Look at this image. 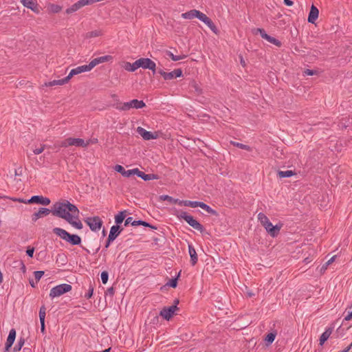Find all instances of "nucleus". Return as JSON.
I'll use <instances>...</instances> for the list:
<instances>
[{
	"label": "nucleus",
	"instance_id": "obj_2",
	"mask_svg": "<svg viewBox=\"0 0 352 352\" xmlns=\"http://www.w3.org/2000/svg\"><path fill=\"white\" fill-rule=\"evenodd\" d=\"M177 217L185 220L190 226L200 232L204 231V227L186 212L181 211L177 214Z\"/></svg>",
	"mask_w": 352,
	"mask_h": 352
},
{
	"label": "nucleus",
	"instance_id": "obj_11",
	"mask_svg": "<svg viewBox=\"0 0 352 352\" xmlns=\"http://www.w3.org/2000/svg\"><path fill=\"white\" fill-rule=\"evenodd\" d=\"M283 224L281 223L273 226L270 221L265 225V226H264V228L271 236L275 237L278 234Z\"/></svg>",
	"mask_w": 352,
	"mask_h": 352
},
{
	"label": "nucleus",
	"instance_id": "obj_34",
	"mask_svg": "<svg viewBox=\"0 0 352 352\" xmlns=\"http://www.w3.org/2000/svg\"><path fill=\"white\" fill-rule=\"evenodd\" d=\"M126 211H121L118 214L115 216V222L116 225L120 224L123 222L125 217H126Z\"/></svg>",
	"mask_w": 352,
	"mask_h": 352
},
{
	"label": "nucleus",
	"instance_id": "obj_4",
	"mask_svg": "<svg viewBox=\"0 0 352 352\" xmlns=\"http://www.w3.org/2000/svg\"><path fill=\"white\" fill-rule=\"evenodd\" d=\"M18 201L20 203L37 204L43 206H48L51 203V201L48 197H43L41 195H34L30 199L28 200L19 199Z\"/></svg>",
	"mask_w": 352,
	"mask_h": 352
},
{
	"label": "nucleus",
	"instance_id": "obj_50",
	"mask_svg": "<svg viewBox=\"0 0 352 352\" xmlns=\"http://www.w3.org/2000/svg\"><path fill=\"white\" fill-rule=\"evenodd\" d=\"M34 248H32V247H30V246H28V248H27V250H26V254L27 255L29 256V257H33V255H34Z\"/></svg>",
	"mask_w": 352,
	"mask_h": 352
},
{
	"label": "nucleus",
	"instance_id": "obj_58",
	"mask_svg": "<svg viewBox=\"0 0 352 352\" xmlns=\"http://www.w3.org/2000/svg\"><path fill=\"white\" fill-rule=\"evenodd\" d=\"M40 322H41V331L43 334H45V320L40 321Z\"/></svg>",
	"mask_w": 352,
	"mask_h": 352
},
{
	"label": "nucleus",
	"instance_id": "obj_53",
	"mask_svg": "<svg viewBox=\"0 0 352 352\" xmlns=\"http://www.w3.org/2000/svg\"><path fill=\"white\" fill-rule=\"evenodd\" d=\"M93 292H94V288L92 287H90L88 290V292L85 295V297L87 299H89L92 296Z\"/></svg>",
	"mask_w": 352,
	"mask_h": 352
},
{
	"label": "nucleus",
	"instance_id": "obj_38",
	"mask_svg": "<svg viewBox=\"0 0 352 352\" xmlns=\"http://www.w3.org/2000/svg\"><path fill=\"white\" fill-rule=\"evenodd\" d=\"M276 336V332H272V333H268L265 338V341L266 342V345L268 346V345L271 344L274 341Z\"/></svg>",
	"mask_w": 352,
	"mask_h": 352
},
{
	"label": "nucleus",
	"instance_id": "obj_36",
	"mask_svg": "<svg viewBox=\"0 0 352 352\" xmlns=\"http://www.w3.org/2000/svg\"><path fill=\"white\" fill-rule=\"evenodd\" d=\"M258 220L263 227L270 222L268 217L263 212L258 214Z\"/></svg>",
	"mask_w": 352,
	"mask_h": 352
},
{
	"label": "nucleus",
	"instance_id": "obj_16",
	"mask_svg": "<svg viewBox=\"0 0 352 352\" xmlns=\"http://www.w3.org/2000/svg\"><path fill=\"white\" fill-rule=\"evenodd\" d=\"M21 3L23 4L24 7H26L35 13H39L40 7L36 1V0H21Z\"/></svg>",
	"mask_w": 352,
	"mask_h": 352
},
{
	"label": "nucleus",
	"instance_id": "obj_59",
	"mask_svg": "<svg viewBox=\"0 0 352 352\" xmlns=\"http://www.w3.org/2000/svg\"><path fill=\"white\" fill-rule=\"evenodd\" d=\"M302 48H305L304 45H295V51L297 52H300L301 51L304 52L303 50H302Z\"/></svg>",
	"mask_w": 352,
	"mask_h": 352
},
{
	"label": "nucleus",
	"instance_id": "obj_17",
	"mask_svg": "<svg viewBox=\"0 0 352 352\" xmlns=\"http://www.w3.org/2000/svg\"><path fill=\"white\" fill-rule=\"evenodd\" d=\"M89 71H91L89 65H84L72 69L67 75V81L75 75Z\"/></svg>",
	"mask_w": 352,
	"mask_h": 352
},
{
	"label": "nucleus",
	"instance_id": "obj_30",
	"mask_svg": "<svg viewBox=\"0 0 352 352\" xmlns=\"http://www.w3.org/2000/svg\"><path fill=\"white\" fill-rule=\"evenodd\" d=\"M166 54L170 57V58L174 60V61H177V60H182V59H184L185 58L186 56H187V54H184V53H181V54H179L177 55H175L173 52H171L170 51H168L166 52Z\"/></svg>",
	"mask_w": 352,
	"mask_h": 352
},
{
	"label": "nucleus",
	"instance_id": "obj_56",
	"mask_svg": "<svg viewBox=\"0 0 352 352\" xmlns=\"http://www.w3.org/2000/svg\"><path fill=\"white\" fill-rule=\"evenodd\" d=\"M16 263L19 264V266L21 267V270H22V272L25 273L26 272V267L23 262L22 261H16Z\"/></svg>",
	"mask_w": 352,
	"mask_h": 352
},
{
	"label": "nucleus",
	"instance_id": "obj_39",
	"mask_svg": "<svg viewBox=\"0 0 352 352\" xmlns=\"http://www.w3.org/2000/svg\"><path fill=\"white\" fill-rule=\"evenodd\" d=\"M331 331L329 330H326L320 337V344L322 345L329 338Z\"/></svg>",
	"mask_w": 352,
	"mask_h": 352
},
{
	"label": "nucleus",
	"instance_id": "obj_7",
	"mask_svg": "<svg viewBox=\"0 0 352 352\" xmlns=\"http://www.w3.org/2000/svg\"><path fill=\"white\" fill-rule=\"evenodd\" d=\"M138 67L144 69H150L153 73L155 72L156 64L154 61L148 58H140L137 60Z\"/></svg>",
	"mask_w": 352,
	"mask_h": 352
},
{
	"label": "nucleus",
	"instance_id": "obj_12",
	"mask_svg": "<svg viewBox=\"0 0 352 352\" xmlns=\"http://www.w3.org/2000/svg\"><path fill=\"white\" fill-rule=\"evenodd\" d=\"M90 143V140L85 142L81 138H67V146H76L79 147H87Z\"/></svg>",
	"mask_w": 352,
	"mask_h": 352
},
{
	"label": "nucleus",
	"instance_id": "obj_5",
	"mask_svg": "<svg viewBox=\"0 0 352 352\" xmlns=\"http://www.w3.org/2000/svg\"><path fill=\"white\" fill-rule=\"evenodd\" d=\"M178 303H179V300L178 299L175 300L174 305H173L168 307H164L160 311V315L165 320H169L173 317L175 312L179 309V308L177 307Z\"/></svg>",
	"mask_w": 352,
	"mask_h": 352
},
{
	"label": "nucleus",
	"instance_id": "obj_48",
	"mask_svg": "<svg viewBox=\"0 0 352 352\" xmlns=\"http://www.w3.org/2000/svg\"><path fill=\"white\" fill-rule=\"evenodd\" d=\"M166 285L170 286L171 287L175 288L177 285V278L170 279L167 283Z\"/></svg>",
	"mask_w": 352,
	"mask_h": 352
},
{
	"label": "nucleus",
	"instance_id": "obj_45",
	"mask_svg": "<svg viewBox=\"0 0 352 352\" xmlns=\"http://www.w3.org/2000/svg\"><path fill=\"white\" fill-rule=\"evenodd\" d=\"M34 278L36 280V283H37L40 280V279L41 278L43 275L44 274V272L43 271H35L34 272Z\"/></svg>",
	"mask_w": 352,
	"mask_h": 352
},
{
	"label": "nucleus",
	"instance_id": "obj_25",
	"mask_svg": "<svg viewBox=\"0 0 352 352\" xmlns=\"http://www.w3.org/2000/svg\"><path fill=\"white\" fill-rule=\"evenodd\" d=\"M188 252L190 256L191 264L195 265L197 263L198 258L195 249L192 245H188Z\"/></svg>",
	"mask_w": 352,
	"mask_h": 352
},
{
	"label": "nucleus",
	"instance_id": "obj_37",
	"mask_svg": "<svg viewBox=\"0 0 352 352\" xmlns=\"http://www.w3.org/2000/svg\"><path fill=\"white\" fill-rule=\"evenodd\" d=\"M161 199L164 201H168L171 204H178L179 206V202H182V200L178 199H174L173 197L168 195H162L161 197Z\"/></svg>",
	"mask_w": 352,
	"mask_h": 352
},
{
	"label": "nucleus",
	"instance_id": "obj_28",
	"mask_svg": "<svg viewBox=\"0 0 352 352\" xmlns=\"http://www.w3.org/2000/svg\"><path fill=\"white\" fill-rule=\"evenodd\" d=\"M66 83V77L63 78L60 80H54L52 81L46 82L44 85L46 87H52L54 85H62Z\"/></svg>",
	"mask_w": 352,
	"mask_h": 352
},
{
	"label": "nucleus",
	"instance_id": "obj_61",
	"mask_svg": "<svg viewBox=\"0 0 352 352\" xmlns=\"http://www.w3.org/2000/svg\"><path fill=\"white\" fill-rule=\"evenodd\" d=\"M283 2L287 6H292L294 5V2L292 0H283Z\"/></svg>",
	"mask_w": 352,
	"mask_h": 352
},
{
	"label": "nucleus",
	"instance_id": "obj_55",
	"mask_svg": "<svg viewBox=\"0 0 352 352\" xmlns=\"http://www.w3.org/2000/svg\"><path fill=\"white\" fill-rule=\"evenodd\" d=\"M45 146H41L40 148L34 149L33 152L35 155H38L44 151Z\"/></svg>",
	"mask_w": 352,
	"mask_h": 352
},
{
	"label": "nucleus",
	"instance_id": "obj_24",
	"mask_svg": "<svg viewBox=\"0 0 352 352\" xmlns=\"http://www.w3.org/2000/svg\"><path fill=\"white\" fill-rule=\"evenodd\" d=\"M164 80H171L175 78L180 77L182 76V71L181 69H177L170 72H166L164 74Z\"/></svg>",
	"mask_w": 352,
	"mask_h": 352
},
{
	"label": "nucleus",
	"instance_id": "obj_40",
	"mask_svg": "<svg viewBox=\"0 0 352 352\" xmlns=\"http://www.w3.org/2000/svg\"><path fill=\"white\" fill-rule=\"evenodd\" d=\"M131 225L133 226H144L145 227H149V228H151L152 229H156V227L155 226H151V224H149L148 223L146 222V221H142V220H139V221H133L132 223H131Z\"/></svg>",
	"mask_w": 352,
	"mask_h": 352
},
{
	"label": "nucleus",
	"instance_id": "obj_8",
	"mask_svg": "<svg viewBox=\"0 0 352 352\" xmlns=\"http://www.w3.org/2000/svg\"><path fill=\"white\" fill-rule=\"evenodd\" d=\"M85 221L94 232L99 230L102 225V221L99 217H87Z\"/></svg>",
	"mask_w": 352,
	"mask_h": 352
},
{
	"label": "nucleus",
	"instance_id": "obj_32",
	"mask_svg": "<svg viewBox=\"0 0 352 352\" xmlns=\"http://www.w3.org/2000/svg\"><path fill=\"white\" fill-rule=\"evenodd\" d=\"M199 201H188V200H182V202H179V206H189L191 208H196L199 206Z\"/></svg>",
	"mask_w": 352,
	"mask_h": 352
},
{
	"label": "nucleus",
	"instance_id": "obj_60",
	"mask_svg": "<svg viewBox=\"0 0 352 352\" xmlns=\"http://www.w3.org/2000/svg\"><path fill=\"white\" fill-rule=\"evenodd\" d=\"M133 220V218L132 217H128L126 220H125V222H124V226H127L129 224H131V223L133 221H132Z\"/></svg>",
	"mask_w": 352,
	"mask_h": 352
},
{
	"label": "nucleus",
	"instance_id": "obj_14",
	"mask_svg": "<svg viewBox=\"0 0 352 352\" xmlns=\"http://www.w3.org/2000/svg\"><path fill=\"white\" fill-rule=\"evenodd\" d=\"M112 59L113 58L110 55L102 56L94 58L88 65L89 66L90 69L91 70L96 65L102 63L111 61Z\"/></svg>",
	"mask_w": 352,
	"mask_h": 352
},
{
	"label": "nucleus",
	"instance_id": "obj_22",
	"mask_svg": "<svg viewBox=\"0 0 352 352\" xmlns=\"http://www.w3.org/2000/svg\"><path fill=\"white\" fill-rule=\"evenodd\" d=\"M123 229L120 228L118 225L113 226L109 232V241H114L117 236L120 234Z\"/></svg>",
	"mask_w": 352,
	"mask_h": 352
},
{
	"label": "nucleus",
	"instance_id": "obj_33",
	"mask_svg": "<svg viewBox=\"0 0 352 352\" xmlns=\"http://www.w3.org/2000/svg\"><path fill=\"white\" fill-rule=\"evenodd\" d=\"M52 232L54 234L60 236L61 239L66 240V230L60 228H54Z\"/></svg>",
	"mask_w": 352,
	"mask_h": 352
},
{
	"label": "nucleus",
	"instance_id": "obj_62",
	"mask_svg": "<svg viewBox=\"0 0 352 352\" xmlns=\"http://www.w3.org/2000/svg\"><path fill=\"white\" fill-rule=\"evenodd\" d=\"M107 293L109 294L110 295H113L114 294V289L113 287H109L107 289Z\"/></svg>",
	"mask_w": 352,
	"mask_h": 352
},
{
	"label": "nucleus",
	"instance_id": "obj_42",
	"mask_svg": "<svg viewBox=\"0 0 352 352\" xmlns=\"http://www.w3.org/2000/svg\"><path fill=\"white\" fill-rule=\"evenodd\" d=\"M197 19H199L200 21L206 23H210V18L206 16V14H204L203 12L199 11V13H197Z\"/></svg>",
	"mask_w": 352,
	"mask_h": 352
},
{
	"label": "nucleus",
	"instance_id": "obj_10",
	"mask_svg": "<svg viewBox=\"0 0 352 352\" xmlns=\"http://www.w3.org/2000/svg\"><path fill=\"white\" fill-rule=\"evenodd\" d=\"M137 132L145 140H154L158 138V134L157 132L152 133L151 131H147L141 126H138L137 128Z\"/></svg>",
	"mask_w": 352,
	"mask_h": 352
},
{
	"label": "nucleus",
	"instance_id": "obj_57",
	"mask_svg": "<svg viewBox=\"0 0 352 352\" xmlns=\"http://www.w3.org/2000/svg\"><path fill=\"white\" fill-rule=\"evenodd\" d=\"M64 256H65L64 254H58L57 259H56V263H60L62 265H63V263L62 262L64 261Z\"/></svg>",
	"mask_w": 352,
	"mask_h": 352
},
{
	"label": "nucleus",
	"instance_id": "obj_63",
	"mask_svg": "<svg viewBox=\"0 0 352 352\" xmlns=\"http://www.w3.org/2000/svg\"><path fill=\"white\" fill-rule=\"evenodd\" d=\"M352 318V311L349 312L348 314L345 316L344 320H350Z\"/></svg>",
	"mask_w": 352,
	"mask_h": 352
},
{
	"label": "nucleus",
	"instance_id": "obj_54",
	"mask_svg": "<svg viewBox=\"0 0 352 352\" xmlns=\"http://www.w3.org/2000/svg\"><path fill=\"white\" fill-rule=\"evenodd\" d=\"M336 256L331 257L326 263L322 266V269H327V266H329L331 263H332L335 261Z\"/></svg>",
	"mask_w": 352,
	"mask_h": 352
},
{
	"label": "nucleus",
	"instance_id": "obj_52",
	"mask_svg": "<svg viewBox=\"0 0 352 352\" xmlns=\"http://www.w3.org/2000/svg\"><path fill=\"white\" fill-rule=\"evenodd\" d=\"M191 87L195 89V91L198 94H201V89H199L198 85L195 82H192L190 85Z\"/></svg>",
	"mask_w": 352,
	"mask_h": 352
},
{
	"label": "nucleus",
	"instance_id": "obj_43",
	"mask_svg": "<svg viewBox=\"0 0 352 352\" xmlns=\"http://www.w3.org/2000/svg\"><path fill=\"white\" fill-rule=\"evenodd\" d=\"M230 143L234 145V146H236L238 148H240L241 149H244V150H246V151H252V148L248 146V145H246V144H241V143H239V142H230Z\"/></svg>",
	"mask_w": 352,
	"mask_h": 352
},
{
	"label": "nucleus",
	"instance_id": "obj_51",
	"mask_svg": "<svg viewBox=\"0 0 352 352\" xmlns=\"http://www.w3.org/2000/svg\"><path fill=\"white\" fill-rule=\"evenodd\" d=\"M206 25H207V26L211 30H212L214 32H216L217 30V27L216 25H214V23L212 21L211 19H210V23H206Z\"/></svg>",
	"mask_w": 352,
	"mask_h": 352
},
{
	"label": "nucleus",
	"instance_id": "obj_26",
	"mask_svg": "<svg viewBox=\"0 0 352 352\" xmlns=\"http://www.w3.org/2000/svg\"><path fill=\"white\" fill-rule=\"evenodd\" d=\"M115 170L125 177H129L132 175H134L133 171H131V170H126L121 165H116Z\"/></svg>",
	"mask_w": 352,
	"mask_h": 352
},
{
	"label": "nucleus",
	"instance_id": "obj_21",
	"mask_svg": "<svg viewBox=\"0 0 352 352\" xmlns=\"http://www.w3.org/2000/svg\"><path fill=\"white\" fill-rule=\"evenodd\" d=\"M318 9L315 6L312 5L308 16V22L311 23H314L318 17Z\"/></svg>",
	"mask_w": 352,
	"mask_h": 352
},
{
	"label": "nucleus",
	"instance_id": "obj_29",
	"mask_svg": "<svg viewBox=\"0 0 352 352\" xmlns=\"http://www.w3.org/2000/svg\"><path fill=\"white\" fill-rule=\"evenodd\" d=\"M123 67L126 71L131 72H135L137 69H138L137 60L133 63H131L129 62H125Z\"/></svg>",
	"mask_w": 352,
	"mask_h": 352
},
{
	"label": "nucleus",
	"instance_id": "obj_20",
	"mask_svg": "<svg viewBox=\"0 0 352 352\" xmlns=\"http://www.w3.org/2000/svg\"><path fill=\"white\" fill-rule=\"evenodd\" d=\"M89 5L88 0H79L78 2L75 3L74 5L72 6L69 8H67V14L72 13L74 12L77 11L82 7Z\"/></svg>",
	"mask_w": 352,
	"mask_h": 352
},
{
	"label": "nucleus",
	"instance_id": "obj_41",
	"mask_svg": "<svg viewBox=\"0 0 352 352\" xmlns=\"http://www.w3.org/2000/svg\"><path fill=\"white\" fill-rule=\"evenodd\" d=\"M24 344H25V339L23 338H20L17 344L14 346L12 351L13 352L19 351L21 349V348L23 346Z\"/></svg>",
	"mask_w": 352,
	"mask_h": 352
},
{
	"label": "nucleus",
	"instance_id": "obj_46",
	"mask_svg": "<svg viewBox=\"0 0 352 352\" xmlns=\"http://www.w3.org/2000/svg\"><path fill=\"white\" fill-rule=\"evenodd\" d=\"M109 274L107 271H103L101 273V280L103 284H106L108 281Z\"/></svg>",
	"mask_w": 352,
	"mask_h": 352
},
{
	"label": "nucleus",
	"instance_id": "obj_49",
	"mask_svg": "<svg viewBox=\"0 0 352 352\" xmlns=\"http://www.w3.org/2000/svg\"><path fill=\"white\" fill-rule=\"evenodd\" d=\"M318 74L316 70L307 69L303 72V76H313Z\"/></svg>",
	"mask_w": 352,
	"mask_h": 352
},
{
	"label": "nucleus",
	"instance_id": "obj_47",
	"mask_svg": "<svg viewBox=\"0 0 352 352\" xmlns=\"http://www.w3.org/2000/svg\"><path fill=\"white\" fill-rule=\"evenodd\" d=\"M102 34V32L100 30H94V31H91L90 32H88L87 34V36L88 37H96V36H98Z\"/></svg>",
	"mask_w": 352,
	"mask_h": 352
},
{
	"label": "nucleus",
	"instance_id": "obj_13",
	"mask_svg": "<svg viewBox=\"0 0 352 352\" xmlns=\"http://www.w3.org/2000/svg\"><path fill=\"white\" fill-rule=\"evenodd\" d=\"M16 330L14 329H10L6 342L5 343L4 352H9L10 348L14 342L16 338Z\"/></svg>",
	"mask_w": 352,
	"mask_h": 352
},
{
	"label": "nucleus",
	"instance_id": "obj_31",
	"mask_svg": "<svg viewBox=\"0 0 352 352\" xmlns=\"http://www.w3.org/2000/svg\"><path fill=\"white\" fill-rule=\"evenodd\" d=\"M205 211H206L208 213L216 215L217 214V211L213 210L211 207H210L208 205L206 204L204 202L199 201V206Z\"/></svg>",
	"mask_w": 352,
	"mask_h": 352
},
{
	"label": "nucleus",
	"instance_id": "obj_64",
	"mask_svg": "<svg viewBox=\"0 0 352 352\" xmlns=\"http://www.w3.org/2000/svg\"><path fill=\"white\" fill-rule=\"evenodd\" d=\"M351 347H352V342L351 343V344L349 346H348L346 348L343 349L341 352H349V350L351 349Z\"/></svg>",
	"mask_w": 352,
	"mask_h": 352
},
{
	"label": "nucleus",
	"instance_id": "obj_1",
	"mask_svg": "<svg viewBox=\"0 0 352 352\" xmlns=\"http://www.w3.org/2000/svg\"><path fill=\"white\" fill-rule=\"evenodd\" d=\"M67 223L77 230H81L83 228L82 223L80 219L78 208L69 201H67Z\"/></svg>",
	"mask_w": 352,
	"mask_h": 352
},
{
	"label": "nucleus",
	"instance_id": "obj_44",
	"mask_svg": "<svg viewBox=\"0 0 352 352\" xmlns=\"http://www.w3.org/2000/svg\"><path fill=\"white\" fill-rule=\"evenodd\" d=\"M46 315V308L44 305L41 306L39 310V319L40 321L45 320Z\"/></svg>",
	"mask_w": 352,
	"mask_h": 352
},
{
	"label": "nucleus",
	"instance_id": "obj_35",
	"mask_svg": "<svg viewBox=\"0 0 352 352\" xmlns=\"http://www.w3.org/2000/svg\"><path fill=\"white\" fill-rule=\"evenodd\" d=\"M296 173L293 170H279L278 172V175L280 178H284V177H289L293 175H294Z\"/></svg>",
	"mask_w": 352,
	"mask_h": 352
},
{
	"label": "nucleus",
	"instance_id": "obj_23",
	"mask_svg": "<svg viewBox=\"0 0 352 352\" xmlns=\"http://www.w3.org/2000/svg\"><path fill=\"white\" fill-rule=\"evenodd\" d=\"M81 238L74 234L67 232V243L73 245H78L81 244Z\"/></svg>",
	"mask_w": 352,
	"mask_h": 352
},
{
	"label": "nucleus",
	"instance_id": "obj_27",
	"mask_svg": "<svg viewBox=\"0 0 352 352\" xmlns=\"http://www.w3.org/2000/svg\"><path fill=\"white\" fill-rule=\"evenodd\" d=\"M197 13H199V10H191L188 12H184L182 14V17L183 19H192L197 17Z\"/></svg>",
	"mask_w": 352,
	"mask_h": 352
},
{
	"label": "nucleus",
	"instance_id": "obj_9",
	"mask_svg": "<svg viewBox=\"0 0 352 352\" xmlns=\"http://www.w3.org/2000/svg\"><path fill=\"white\" fill-rule=\"evenodd\" d=\"M66 294V283H63L51 289L50 297L54 298Z\"/></svg>",
	"mask_w": 352,
	"mask_h": 352
},
{
	"label": "nucleus",
	"instance_id": "obj_6",
	"mask_svg": "<svg viewBox=\"0 0 352 352\" xmlns=\"http://www.w3.org/2000/svg\"><path fill=\"white\" fill-rule=\"evenodd\" d=\"M146 106V104L143 100H138L137 99H133L129 102H124L119 107L120 110L122 111H129L132 108L138 109H142Z\"/></svg>",
	"mask_w": 352,
	"mask_h": 352
},
{
	"label": "nucleus",
	"instance_id": "obj_3",
	"mask_svg": "<svg viewBox=\"0 0 352 352\" xmlns=\"http://www.w3.org/2000/svg\"><path fill=\"white\" fill-rule=\"evenodd\" d=\"M54 216L66 220V201H57L50 209Z\"/></svg>",
	"mask_w": 352,
	"mask_h": 352
},
{
	"label": "nucleus",
	"instance_id": "obj_15",
	"mask_svg": "<svg viewBox=\"0 0 352 352\" xmlns=\"http://www.w3.org/2000/svg\"><path fill=\"white\" fill-rule=\"evenodd\" d=\"M133 171L134 175L142 178L144 181H150L153 179H157L159 178L157 175L155 174H145L144 172L140 171L138 168L131 169Z\"/></svg>",
	"mask_w": 352,
	"mask_h": 352
},
{
	"label": "nucleus",
	"instance_id": "obj_18",
	"mask_svg": "<svg viewBox=\"0 0 352 352\" xmlns=\"http://www.w3.org/2000/svg\"><path fill=\"white\" fill-rule=\"evenodd\" d=\"M50 214V210L49 208H40L39 210L34 212L32 216V221L35 222L38 219L47 216Z\"/></svg>",
	"mask_w": 352,
	"mask_h": 352
},
{
	"label": "nucleus",
	"instance_id": "obj_19",
	"mask_svg": "<svg viewBox=\"0 0 352 352\" xmlns=\"http://www.w3.org/2000/svg\"><path fill=\"white\" fill-rule=\"evenodd\" d=\"M256 32V33L259 32L261 36L263 38H265L267 41L272 44H280L278 40L268 35L263 29L257 28Z\"/></svg>",
	"mask_w": 352,
	"mask_h": 352
}]
</instances>
